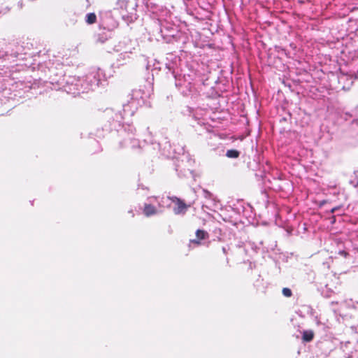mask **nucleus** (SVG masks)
Listing matches in <instances>:
<instances>
[{
	"label": "nucleus",
	"mask_w": 358,
	"mask_h": 358,
	"mask_svg": "<svg viewBox=\"0 0 358 358\" xmlns=\"http://www.w3.org/2000/svg\"><path fill=\"white\" fill-rule=\"evenodd\" d=\"M203 196L207 200V201L203 204L202 208L204 209L205 208H206L208 209L211 207L212 204H215V200L213 199V194L208 191L203 189Z\"/></svg>",
	"instance_id": "nucleus-4"
},
{
	"label": "nucleus",
	"mask_w": 358,
	"mask_h": 358,
	"mask_svg": "<svg viewBox=\"0 0 358 358\" xmlns=\"http://www.w3.org/2000/svg\"><path fill=\"white\" fill-rule=\"evenodd\" d=\"M196 239L191 240V243L199 244V241L205 239L208 236V233L203 230L198 229L196 231Z\"/></svg>",
	"instance_id": "nucleus-5"
},
{
	"label": "nucleus",
	"mask_w": 358,
	"mask_h": 358,
	"mask_svg": "<svg viewBox=\"0 0 358 358\" xmlns=\"http://www.w3.org/2000/svg\"><path fill=\"white\" fill-rule=\"evenodd\" d=\"M314 332L312 330H306L303 331L302 339L305 342H310L313 339Z\"/></svg>",
	"instance_id": "nucleus-7"
},
{
	"label": "nucleus",
	"mask_w": 358,
	"mask_h": 358,
	"mask_svg": "<svg viewBox=\"0 0 358 358\" xmlns=\"http://www.w3.org/2000/svg\"><path fill=\"white\" fill-rule=\"evenodd\" d=\"M134 48H129L120 53L116 59L117 66H122L127 64L131 59L133 54L132 50Z\"/></svg>",
	"instance_id": "nucleus-2"
},
{
	"label": "nucleus",
	"mask_w": 358,
	"mask_h": 358,
	"mask_svg": "<svg viewBox=\"0 0 358 358\" xmlns=\"http://www.w3.org/2000/svg\"><path fill=\"white\" fill-rule=\"evenodd\" d=\"M172 201L175 203L173 212L176 215L184 214L187 208V206L180 199L176 197L171 199Z\"/></svg>",
	"instance_id": "nucleus-3"
},
{
	"label": "nucleus",
	"mask_w": 358,
	"mask_h": 358,
	"mask_svg": "<svg viewBox=\"0 0 358 358\" xmlns=\"http://www.w3.org/2000/svg\"><path fill=\"white\" fill-rule=\"evenodd\" d=\"M282 294L285 296L289 297L292 296V291L290 289L285 287L282 289Z\"/></svg>",
	"instance_id": "nucleus-10"
},
{
	"label": "nucleus",
	"mask_w": 358,
	"mask_h": 358,
	"mask_svg": "<svg viewBox=\"0 0 358 358\" xmlns=\"http://www.w3.org/2000/svg\"><path fill=\"white\" fill-rule=\"evenodd\" d=\"M100 83V73L97 72L88 75L85 81L81 82L80 80H76L75 85L78 91L77 93L79 94L80 92L84 93L89 90H94L99 87Z\"/></svg>",
	"instance_id": "nucleus-1"
},
{
	"label": "nucleus",
	"mask_w": 358,
	"mask_h": 358,
	"mask_svg": "<svg viewBox=\"0 0 358 358\" xmlns=\"http://www.w3.org/2000/svg\"><path fill=\"white\" fill-rule=\"evenodd\" d=\"M338 209V208H333L331 210V213H334V212H336V210Z\"/></svg>",
	"instance_id": "nucleus-11"
},
{
	"label": "nucleus",
	"mask_w": 358,
	"mask_h": 358,
	"mask_svg": "<svg viewBox=\"0 0 358 358\" xmlns=\"http://www.w3.org/2000/svg\"><path fill=\"white\" fill-rule=\"evenodd\" d=\"M96 16L94 13H87L86 15V22L87 23L91 24L96 22Z\"/></svg>",
	"instance_id": "nucleus-8"
},
{
	"label": "nucleus",
	"mask_w": 358,
	"mask_h": 358,
	"mask_svg": "<svg viewBox=\"0 0 358 358\" xmlns=\"http://www.w3.org/2000/svg\"><path fill=\"white\" fill-rule=\"evenodd\" d=\"M144 214L149 217L157 213L155 208L150 204H145L143 210Z\"/></svg>",
	"instance_id": "nucleus-6"
},
{
	"label": "nucleus",
	"mask_w": 358,
	"mask_h": 358,
	"mask_svg": "<svg viewBox=\"0 0 358 358\" xmlns=\"http://www.w3.org/2000/svg\"><path fill=\"white\" fill-rule=\"evenodd\" d=\"M357 122H358V120H357Z\"/></svg>",
	"instance_id": "nucleus-12"
},
{
	"label": "nucleus",
	"mask_w": 358,
	"mask_h": 358,
	"mask_svg": "<svg viewBox=\"0 0 358 358\" xmlns=\"http://www.w3.org/2000/svg\"><path fill=\"white\" fill-rule=\"evenodd\" d=\"M226 156L229 158H237L239 156V152L236 150H229L227 151Z\"/></svg>",
	"instance_id": "nucleus-9"
}]
</instances>
